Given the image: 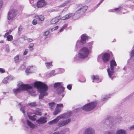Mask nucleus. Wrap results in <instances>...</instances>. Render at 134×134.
Segmentation results:
<instances>
[{"instance_id":"obj_1","label":"nucleus","mask_w":134,"mask_h":134,"mask_svg":"<svg viewBox=\"0 0 134 134\" xmlns=\"http://www.w3.org/2000/svg\"><path fill=\"white\" fill-rule=\"evenodd\" d=\"M34 87L37 88L40 93L39 96V99H42L44 96H47L48 93L46 91L47 90L48 87L47 85L40 81H36L34 83Z\"/></svg>"},{"instance_id":"obj_2","label":"nucleus","mask_w":134,"mask_h":134,"mask_svg":"<svg viewBox=\"0 0 134 134\" xmlns=\"http://www.w3.org/2000/svg\"><path fill=\"white\" fill-rule=\"evenodd\" d=\"M90 50L86 47H83L79 50L77 55L74 58L75 61H79L80 59H83L88 57L90 52Z\"/></svg>"},{"instance_id":"obj_3","label":"nucleus","mask_w":134,"mask_h":134,"mask_svg":"<svg viewBox=\"0 0 134 134\" xmlns=\"http://www.w3.org/2000/svg\"><path fill=\"white\" fill-rule=\"evenodd\" d=\"M19 88H15L13 90V92L15 95L19 93L21 90H28L32 88V86L28 85H24L22 82H20L18 85Z\"/></svg>"},{"instance_id":"obj_4","label":"nucleus","mask_w":134,"mask_h":134,"mask_svg":"<svg viewBox=\"0 0 134 134\" xmlns=\"http://www.w3.org/2000/svg\"><path fill=\"white\" fill-rule=\"evenodd\" d=\"M116 65L117 64L115 60H112L110 61V68H109L107 69L109 76L112 79L115 75L114 68L116 66Z\"/></svg>"},{"instance_id":"obj_5","label":"nucleus","mask_w":134,"mask_h":134,"mask_svg":"<svg viewBox=\"0 0 134 134\" xmlns=\"http://www.w3.org/2000/svg\"><path fill=\"white\" fill-rule=\"evenodd\" d=\"M63 83L57 82L54 83V88L55 89L57 93L59 94H60L64 92L65 88L63 86Z\"/></svg>"},{"instance_id":"obj_6","label":"nucleus","mask_w":134,"mask_h":134,"mask_svg":"<svg viewBox=\"0 0 134 134\" xmlns=\"http://www.w3.org/2000/svg\"><path fill=\"white\" fill-rule=\"evenodd\" d=\"M101 58L104 63H107L109 60L110 55L108 53H102L98 56V60L99 61Z\"/></svg>"},{"instance_id":"obj_7","label":"nucleus","mask_w":134,"mask_h":134,"mask_svg":"<svg viewBox=\"0 0 134 134\" xmlns=\"http://www.w3.org/2000/svg\"><path fill=\"white\" fill-rule=\"evenodd\" d=\"M95 102L89 103L84 106L82 108L83 110L86 111H89L93 109L97 105Z\"/></svg>"},{"instance_id":"obj_8","label":"nucleus","mask_w":134,"mask_h":134,"mask_svg":"<svg viewBox=\"0 0 134 134\" xmlns=\"http://www.w3.org/2000/svg\"><path fill=\"white\" fill-rule=\"evenodd\" d=\"M87 39V37L85 35L83 34L81 36V38L80 41H77V42L75 50L77 51L78 49V47L80 46V44H82L86 42V41Z\"/></svg>"},{"instance_id":"obj_9","label":"nucleus","mask_w":134,"mask_h":134,"mask_svg":"<svg viewBox=\"0 0 134 134\" xmlns=\"http://www.w3.org/2000/svg\"><path fill=\"white\" fill-rule=\"evenodd\" d=\"M16 10L15 9H11L8 12L7 16L8 21L13 20L15 17L16 14Z\"/></svg>"},{"instance_id":"obj_10","label":"nucleus","mask_w":134,"mask_h":134,"mask_svg":"<svg viewBox=\"0 0 134 134\" xmlns=\"http://www.w3.org/2000/svg\"><path fill=\"white\" fill-rule=\"evenodd\" d=\"M125 8L124 7H120L117 8H115L114 9H112L109 10L110 12H115V13L121 14V13L124 14L125 13L124 11L125 10Z\"/></svg>"},{"instance_id":"obj_11","label":"nucleus","mask_w":134,"mask_h":134,"mask_svg":"<svg viewBox=\"0 0 134 134\" xmlns=\"http://www.w3.org/2000/svg\"><path fill=\"white\" fill-rule=\"evenodd\" d=\"M72 113V112L71 111L68 112L66 113H65L60 115L57 116L56 118V119L57 120L58 122L59 120L62 119L70 117Z\"/></svg>"},{"instance_id":"obj_12","label":"nucleus","mask_w":134,"mask_h":134,"mask_svg":"<svg viewBox=\"0 0 134 134\" xmlns=\"http://www.w3.org/2000/svg\"><path fill=\"white\" fill-rule=\"evenodd\" d=\"M88 8L87 6H83L80 8L75 12V14H79V15L81 16L83 15L86 11Z\"/></svg>"},{"instance_id":"obj_13","label":"nucleus","mask_w":134,"mask_h":134,"mask_svg":"<svg viewBox=\"0 0 134 134\" xmlns=\"http://www.w3.org/2000/svg\"><path fill=\"white\" fill-rule=\"evenodd\" d=\"M70 121L71 119H70L66 120H61L58 122L57 125L59 127H63L68 124Z\"/></svg>"},{"instance_id":"obj_14","label":"nucleus","mask_w":134,"mask_h":134,"mask_svg":"<svg viewBox=\"0 0 134 134\" xmlns=\"http://www.w3.org/2000/svg\"><path fill=\"white\" fill-rule=\"evenodd\" d=\"M27 126H25V128L24 129L25 130H26L27 129L29 130V127L31 129H34L35 127V126L29 120H27L26 121Z\"/></svg>"},{"instance_id":"obj_15","label":"nucleus","mask_w":134,"mask_h":134,"mask_svg":"<svg viewBox=\"0 0 134 134\" xmlns=\"http://www.w3.org/2000/svg\"><path fill=\"white\" fill-rule=\"evenodd\" d=\"M46 2L44 0H40L37 2V6L38 8L43 7L46 5Z\"/></svg>"},{"instance_id":"obj_16","label":"nucleus","mask_w":134,"mask_h":134,"mask_svg":"<svg viewBox=\"0 0 134 134\" xmlns=\"http://www.w3.org/2000/svg\"><path fill=\"white\" fill-rule=\"evenodd\" d=\"M95 131L94 129L91 128L87 129L85 131L84 134H94Z\"/></svg>"},{"instance_id":"obj_17","label":"nucleus","mask_w":134,"mask_h":134,"mask_svg":"<svg viewBox=\"0 0 134 134\" xmlns=\"http://www.w3.org/2000/svg\"><path fill=\"white\" fill-rule=\"evenodd\" d=\"M13 79V77L11 76H8L5 78H4L2 81V82L3 83L6 84L9 83L11 80Z\"/></svg>"},{"instance_id":"obj_18","label":"nucleus","mask_w":134,"mask_h":134,"mask_svg":"<svg viewBox=\"0 0 134 134\" xmlns=\"http://www.w3.org/2000/svg\"><path fill=\"white\" fill-rule=\"evenodd\" d=\"M47 118L45 117L41 118L36 121V122L39 124H43L47 122Z\"/></svg>"},{"instance_id":"obj_19","label":"nucleus","mask_w":134,"mask_h":134,"mask_svg":"<svg viewBox=\"0 0 134 134\" xmlns=\"http://www.w3.org/2000/svg\"><path fill=\"white\" fill-rule=\"evenodd\" d=\"M61 18V16H59L53 19L51 21L52 24H54L57 23Z\"/></svg>"},{"instance_id":"obj_20","label":"nucleus","mask_w":134,"mask_h":134,"mask_svg":"<svg viewBox=\"0 0 134 134\" xmlns=\"http://www.w3.org/2000/svg\"><path fill=\"white\" fill-rule=\"evenodd\" d=\"M115 134H127V132L124 129H119L117 130Z\"/></svg>"},{"instance_id":"obj_21","label":"nucleus","mask_w":134,"mask_h":134,"mask_svg":"<svg viewBox=\"0 0 134 134\" xmlns=\"http://www.w3.org/2000/svg\"><path fill=\"white\" fill-rule=\"evenodd\" d=\"M73 14L72 13H69L65 15V16L61 17V19L62 20H65L69 19L72 16Z\"/></svg>"},{"instance_id":"obj_22","label":"nucleus","mask_w":134,"mask_h":134,"mask_svg":"<svg viewBox=\"0 0 134 134\" xmlns=\"http://www.w3.org/2000/svg\"><path fill=\"white\" fill-rule=\"evenodd\" d=\"M61 111V109L60 108H58V107H56L55 110L53 112V115H57Z\"/></svg>"},{"instance_id":"obj_23","label":"nucleus","mask_w":134,"mask_h":134,"mask_svg":"<svg viewBox=\"0 0 134 134\" xmlns=\"http://www.w3.org/2000/svg\"><path fill=\"white\" fill-rule=\"evenodd\" d=\"M92 77L93 80V81H92L93 82H94V81L97 83L100 82V81H99V77L98 76L94 75Z\"/></svg>"},{"instance_id":"obj_24","label":"nucleus","mask_w":134,"mask_h":134,"mask_svg":"<svg viewBox=\"0 0 134 134\" xmlns=\"http://www.w3.org/2000/svg\"><path fill=\"white\" fill-rule=\"evenodd\" d=\"M35 17L37 19H38L39 20L43 21L44 19V17L42 15H36Z\"/></svg>"},{"instance_id":"obj_25","label":"nucleus","mask_w":134,"mask_h":134,"mask_svg":"<svg viewBox=\"0 0 134 134\" xmlns=\"http://www.w3.org/2000/svg\"><path fill=\"white\" fill-rule=\"evenodd\" d=\"M55 104V103L53 102H52L49 103V108L51 110H53L54 108Z\"/></svg>"},{"instance_id":"obj_26","label":"nucleus","mask_w":134,"mask_h":134,"mask_svg":"<svg viewBox=\"0 0 134 134\" xmlns=\"http://www.w3.org/2000/svg\"><path fill=\"white\" fill-rule=\"evenodd\" d=\"M131 57L130 59L128 61H131L132 62L134 60V49L133 50L132 52L131 53Z\"/></svg>"},{"instance_id":"obj_27","label":"nucleus","mask_w":134,"mask_h":134,"mask_svg":"<svg viewBox=\"0 0 134 134\" xmlns=\"http://www.w3.org/2000/svg\"><path fill=\"white\" fill-rule=\"evenodd\" d=\"M45 64L46 67L48 69L50 68L52 66V62L49 63L46 62Z\"/></svg>"},{"instance_id":"obj_28","label":"nucleus","mask_w":134,"mask_h":134,"mask_svg":"<svg viewBox=\"0 0 134 134\" xmlns=\"http://www.w3.org/2000/svg\"><path fill=\"white\" fill-rule=\"evenodd\" d=\"M71 1V0H67L65 1L61 5L60 7H64L67 4L69 3Z\"/></svg>"},{"instance_id":"obj_29","label":"nucleus","mask_w":134,"mask_h":134,"mask_svg":"<svg viewBox=\"0 0 134 134\" xmlns=\"http://www.w3.org/2000/svg\"><path fill=\"white\" fill-rule=\"evenodd\" d=\"M57 120L55 119L48 122V124L50 125H53L58 122Z\"/></svg>"},{"instance_id":"obj_30","label":"nucleus","mask_w":134,"mask_h":134,"mask_svg":"<svg viewBox=\"0 0 134 134\" xmlns=\"http://www.w3.org/2000/svg\"><path fill=\"white\" fill-rule=\"evenodd\" d=\"M29 105H30L31 107H35L37 105V104L36 103V102H32L28 104Z\"/></svg>"},{"instance_id":"obj_31","label":"nucleus","mask_w":134,"mask_h":134,"mask_svg":"<svg viewBox=\"0 0 134 134\" xmlns=\"http://www.w3.org/2000/svg\"><path fill=\"white\" fill-rule=\"evenodd\" d=\"M68 26V25L67 24H65L62 27L61 29L59 30V32H61L63 31L65 29L66 27Z\"/></svg>"},{"instance_id":"obj_32","label":"nucleus","mask_w":134,"mask_h":134,"mask_svg":"<svg viewBox=\"0 0 134 134\" xmlns=\"http://www.w3.org/2000/svg\"><path fill=\"white\" fill-rule=\"evenodd\" d=\"M35 114L38 115H42V113L38 110H36Z\"/></svg>"},{"instance_id":"obj_33","label":"nucleus","mask_w":134,"mask_h":134,"mask_svg":"<svg viewBox=\"0 0 134 134\" xmlns=\"http://www.w3.org/2000/svg\"><path fill=\"white\" fill-rule=\"evenodd\" d=\"M36 116L35 115H34L33 116H29V117L30 119L31 120H33L35 121V120L36 119V118H35V117Z\"/></svg>"},{"instance_id":"obj_34","label":"nucleus","mask_w":134,"mask_h":134,"mask_svg":"<svg viewBox=\"0 0 134 134\" xmlns=\"http://www.w3.org/2000/svg\"><path fill=\"white\" fill-rule=\"evenodd\" d=\"M92 43L90 42L88 43L87 45V47L86 48L90 50V49H91L92 47Z\"/></svg>"},{"instance_id":"obj_35","label":"nucleus","mask_w":134,"mask_h":134,"mask_svg":"<svg viewBox=\"0 0 134 134\" xmlns=\"http://www.w3.org/2000/svg\"><path fill=\"white\" fill-rule=\"evenodd\" d=\"M7 40L8 41H11L13 40V36L12 35H9L7 37Z\"/></svg>"},{"instance_id":"obj_36","label":"nucleus","mask_w":134,"mask_h":134,"mask_svg":"<svg viewBox=\"0 0 134 134\" xmlns=\"http://www.w3.org/2000/svg\"><path fill=\"white\" fill-rule=\"evenodd\" d=\"M19 55H16L14 57V59L16 63H17L19 62Z\"/></svg>"},{"instance_id":"obj_37","label":"nucleus","mask_w":134,"mask_h":134,"mask_svg":"<svg viewBox=\"0 0 134 134\" xmlns=\"http://www.w3.org/2000/svg\"><path fill=\"white\" fill-rule=\"evenodd\" d=\"M34 46V44L33 43H31L30 45L29 48L30 49V50H32L33 49L32 47Z\"/></svg>"},{"instance_id":"obj_38","label":"nucleus","mask_w":134,"mask_h":134,"mask_svg":"<svg viewBox=\"0 0 134 134\" xmlns=\"http://www.w3.org/2000/svg\"><path fill=\"white\" fill-rule=\"evenodd\" d=\"M32 67V66L31 67V66H28L26 70V72L27 73H30V72H29V71Z\"/></svg>"},{"instance_id":"obj_39","label":"nucleus","mask_w":134,"mask_h":134,"mask_svg":"<svg viewBox=\"0 0 134 134\" xmlns=\"http://www.w3.org/2000/svg\"><path fill=\"white\" fill-rule=\"evenodd\" d=\"M55 71L54 70H52L50 73V76H54L55 75Z\"/></svg>"},{"instance_id":"obj_40","label":"nucleus","mask_w":134,"mask_h":134,"mask_svg":"<svg viewBox=\"0 0 134 134\" xmlns=\"http://www.w3.org/2000/svg\"><path fill=\"white\" fill-rule=\"evenodd\" d=\"M56 107L60 108L61 107H63V105L62 104H57V106Z\"/></svg>"},{"instance_id":"obj_41","label":"nucleus","mask_w":134,"mask_h":134,"mask_svg":"<svg viewBox=\"0 0 134 134\" xmlns=\"http://www.w3.org/2000/svg\"><path fill=\"white\" fill-rule=\"evenodd\" d=\"M67 88L68 90H71L72 88V86L70 84H69L67 85Z\"/></svg>"},{"instance_id":"obj_42","label":"nucleus","mask_w":134,"mask_h":134,"mask_svg":"<svg viewBox=\"0 0 134 134\" xmlns=\"http://www.w3.org/2000/svg\"><path fill=\"white\" fill-rule=\"evenodd\" d=\"M32 23L33 25H35L37 24V22L36 20L34 19L32 21Z\"/></svg>"},{"instance_id":"obj_43","label":"nucleus","mask_w":134,"mask_h":134,"mask_svg":"<svg viewBox=\"0 0 134 134\" xmlns=\"http://www.w3.org/2000/svg\"><path fill=\"white\" fill-rule=\"evenodd\" d=\"M20 110L22 111L23 113L24 114L25 113V110L24 109V107H21V108L20 109Z\"/></svg>"},{"instance_id":"obj_44","label":"nucleus","mask_w":134,"mask_h":134,"mask_svg":"<svg viewBox=\"0 0 134 134\" xmlns=\"http://www.w3.org/2000/svg\"><path fill=\"white\" fill-rule=\"evenodd\" d=\"M121 120V117H120L118 118V119H116V121L118 123H119L120 122Z\"/></svg>"},{"instance_id":"obj_45","label":"nucleus","mask_w":134,"mask_h":134,"mask_svg":"<svg viewBox=\"0 0 134 134\" xmlns=\"http://www.w3.org/2000/svg\"><path fill=\"white\" fill-rule=\"evenodd\" d=\"M28 52V50L27 49H25V51L24 53L23 54L25 55H26L27 54Z\"/></svg>"},{"instance_id":"obj_46","label":"nucleus","mask_w":134,"mask_h":134,"mask_svg":"<svg viewBox=\"0 0 134 134\" xmlns=\"http://www.w3.org/2000/svg\"><path fill=\"white\" fill-rule=\"evenodd\" d=\"M49 31H47L44 32V35L47 36L49 34Z\"/></svg>"},{"instance_id":"obj_47","label":"nucleus","mask_w":134,"mask_h":134,"mask_svg":"<svg viewBox=\"0 0 134 134\" xmlns=\"http://www.w3.org/2000/svg\"><path fill=\"white\" fill-rule=\"evenodd\" d=\"M110 97H108L107 96V97H105V98H104L103 99H102V101H106L107 100L108 98H109Z\"/></svg>"},{"instance_id":"obj_48","label":"nucleus","mask_w":134,"mask_h":134,"mask_svg":"<svg viewBox=\"0 0 134 134\" xmlns=\"http://www.w3.org/2000/svg\"><path fill=\"white\" fill-rule=\"evenodd\" d=\"M104 0H101L99 3L97 5V6H96V8H97L100 4L102 3Z\"/></svg>"},{"instance_id":"obj_49","label":"nucleus","mask_w":134,"mask_h":134,"mask_svg":"<svg viewBox=\"0 0 134 134\" xmlns=\"http://www.w3.org/2000/svg\"><path fill=\"white\" fill-rule=\"evenodd\" d=\"M5 70L2 68H0V71L1 73H3L5 72Z\"/></svg>"},{"instance_id":"obj_50","label":"nucleus","mask_w":134,"mask_h":134,"mask_svg":"<svg viewBox=\"0 0 134 134\" xmlns=\"http://www.w3.org/2000/svg\"><path fill=\"white\" fill-rule=\"evenodd\" d=\"M130 130H134V125H132L129 128Z\"/></svg>"},{"instance_id":"obj_51","label":"nucleus","mask_w":134,"mask_h":134,"mask_svg":"<svg viewBox=\"0 0 134 134\" xmlns=\"http://www.w3.org/2000/svg\"><path fill=\"white\" fill-rule=\"evenodd\" d=\"M23 29V28L21 26H20L18 28V30L19 31H21Z\"/></svg>"},{"instance_id":"obj_52","label":"nucleus","mask_w":134,"mask_h":134,"mask_svg":"<svg viewBox=\"0 0 134 134\" xmlns=\"http://www.w3.org/2000/svg\"><path fill=\"white\" fill-rule=\"evenodd\" d=\"M27 40L29 42H31L32 41V40L31 38H28L27 39Z\"/></svg>"},{"instance_id":"obj_53","label":"nucleus","mask_w":134,"mask_h":134,"mask_svg":"<svg viewBox=\"0 0 134 134\" xmlns=\"http://www.w3.org/2000/svg\"><path fill=\"white\" fill-rule=\"evenodd\" d=\"M53 28L54 29V30H55L58 29V26H57Z\"/></svg>"},{"instance_id":"obj_54","label":"nucleus","mask_w":134,"mask_h":134,"mask_svg":"<svg viewBox=\"0 0 134 134\" xmlns=\"http://www.w3.org/2000/svg\"><path fill=\"white\" fill-rule=\"evenodd\" d=\"M10 51L9 48H7L6 49V51L8 52H9Z\"/></svg>"},{"instance_id":"obj_55","label":"nucleus","mask_w":134,"mask_h":134,"mask_svg":"<svg viewBox=\"0 0 134 134\" xmlns=\"http://www.w3.org/2000/svg\"><path fill=\"white\" fill-rule=\"evenodd\" d=\"M53 134H60V133H59V132H55Z\"/></svg>"},{"instance_id":"obj_56","label":"nucleus","mask_w":134,"mask_h":134,"mask_svg":"<svg viewBox=\"0 0 134 134\" xmlns=\"http://www.w3.org/2000/svg\"><path fill=\"white\" fill-rule=\"evenodd\" d=\"M54 30H54V28L52 29L51 30V31L52 32V31H53Z\"/></svg>"},{"instance_id":"obj_57","label":"nucleus","mask_w":134,"mask_h":134,"mask_svg":"<svg viewBox=\"0 0 134 134\" xmlns=\"http://www.w3.org/2000/svg\"><path fill=\"white\" fill-rule=\"evenodd\" d=\"M32 6L34 8H36V5H32Z\"/></svg>"},{"instance_id":"obj_58","label":"nucleus","mask_w":134,"mask_h":134,"mask_svg":"<svg viewBox=\"0 0 134 134\" xmlns=\"http://www.w3.org/2000/svg\"><path fill=\"white\" fill-rule=\"evenodd\" d=\"M12 116H10V119H9V120L10 121V120H12Z\"/></svg>"},{"instance_id":"obj_59","label":"nucleus","mask_w":134,"mask_h":134,"mask_svg":"<svg viewBox=\"0 0 134 134\" xmlns=\"http://www.w3.org/2000/svg\"><path fill=\"white\" fill-rule=\"evenodd\" d=\"M115 123L116 122H112V126H113L114 125V124H115Z\"/></svg>"},{"instance_id":"obj_60","label":"nucleus","mask_w":134,"mask_h":134,"mask_svg":"<svg viewBox=\"0 0 134 134\" xmlns=\"http://www.w3.org/2000/svg\"><path fill=\"white\" fill-rule=\"evenodd\" d=\"M4 42V41L3 40L0 41V43H2Z\"/></svg>"},{"instance_id":"obj_61","label":"nucleus","mask_w":134,"mask_h":134,"mask_svg":"<svg viewBox=\"0 0 134 134\" xmlns=\"http://www.w3.org/2000/svg\"><path fill=\"white\" fill-rule=\"evenodd\" d=\"M79 81L81 82H85L86 81V80H85L83 81H81L80 80Z\"/></svg>"},{"instance_id":"obj_62","label":"nucleus","mask_w":134,"mask_h":134,"mask_svg":"<svg viewBox=\"0 0 134 134\" xmlns=\"http://www.w3.org/2000/svg\"><path fill=\"white\" fill-rule=\"evenodd\" d=\"M7 93V92H3V94H5L6 93Z\"/></svg>"},{"instance_id":"obj_63","label":"nucleus","mask_w":134,"mask_h":134,"mask_svg":"<svg viewBox=\"0 0 134 134\" xmlns=\"http://www.w3.org/2000/svg\"><path fill=\"white\" fill-rule=\"evenodd\" d=\"M64 94H62V97H63L64 96Z\"/></svg>"},{"instance_id":"obj_64","label":"nucleus","mask_w":134,"mask_h":134,"mask_svg":"<svg viewBox=\"0 0 134 134\" xmlns=\"http://www.w3.org/2000/svg\"><path fill=\"white\" fill-rule=\"evenodd\" d=\"M119 69V68H118V67L117 68H115V70L116 69V70H117V69Z\"/></svg>"}]
</instances>
